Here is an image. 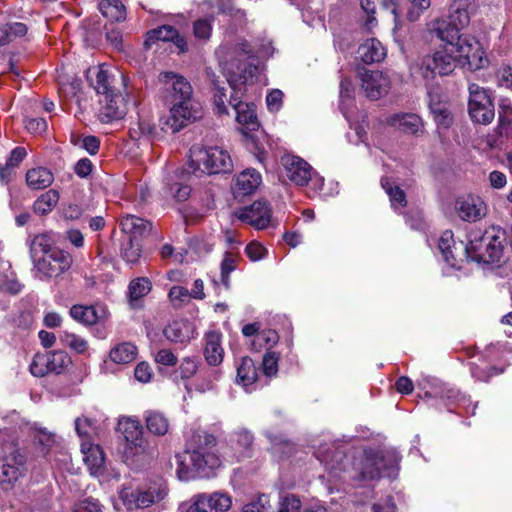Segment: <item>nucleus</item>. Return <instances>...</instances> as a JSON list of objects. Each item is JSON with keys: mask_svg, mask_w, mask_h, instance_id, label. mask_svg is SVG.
Listing matches in <instances>:
<instances>
[{"mask_svg": "<svg viewBox=\"0 0 512 512\" xmlns=\"http://www.w3.org/2000/svg\"><path fill=\"white\" fill-rule=\"evenodd\" d=\"M262 177L255 169H246L237 178L234 190L237 194L248 195L253 193L261 184Z\"/></svg>", "mask_w": 512, "mask_h": 512, "instance_id": "33", "label": "nucleus"}, {"mask_svg": "<svg viewBox=\"0 0 512 512\" xmlns=\"http://www.w3.org/2000/svg\"><path fill=\"white\" fill-rule=\"evenodd\" d=\"M216 444V438L212 434L197 430L187 440L184 454H192L193 451H198L200 454L216 452Z\"/></svg>", "mask_w": 512, "mask_h": 512, "instance_id": "30", "label": "nucleus"}, {"mask_svg": "<svg viewBox=\"0 0 512 512\" xmlns=\"http://www.w3.org/2000/svg\"><path fill=\"white\" fill-rule=\"evenodd\" d=\"M360 78L362 89L371 100L381 98L390 90V78L381 71L364 70L360 73Z\"/></svg>", "mask_w": 512, "mask_h": 512, "instance_id": "18", "label": "nucleus"}, {"mask_svg": "<svg viewBox=\"0 0 512 512\" xmlns=\"http://www.w3.org/2000/svg\"><path fill=\"white\" fill-rule=\"evenodd\" d=\"M102 15L111 21H122L126 17L125 6L119 0H102L99 3Z\"/></svg>", "mask_w": 512, "mask_h": 512, "instance_id": "44", "label": "nucleus"}, {"mask_svg": "<svg viewBox=\"0 0 512 512\" xmlns=\"http://www.w3.org/2000/svg\"><path fill=\"white\" fill-rule=\"evenodd\" d=\"M165 481L159 479L137 487H124L119 491V498L129 512L146 509L161 502L167 495Z\"/></svg>", "mask_w": 512, "mask_h": 512, "instance_id": "7", "label": "nucleus"}, {"mask_svg": "<svg viewBox=\"0 0 512 512\" xmlns=\"http://www.w3.org/2000/svg\"><path fill=\"white\" fill-rule=\"evenodd\" d=\"M26 456L14 441L0 445V484L11 488L24 474Z\"/></svg>", "mask_w": 512, "mask_h": 512, "instance_id": "8", "label": "nucleus"}, {"mask_svg": "<svg viewBox=\"0 0 512 512\" xmlns=\"http://www.w3.org/2000/svg\"><path fill=\"white\" fill-rule=\"evenodd\" d=\"M431 112L434 116V120L438 125L443 127H449L452 124V116L445 105H431Z\"/></svg>", "mask_w": 512, "mask_h": 512, "instance_id": "61", "label": "nucleus"}, {"mask_svg": "<svg viewBox=\"0 0 512 512\" xmlns=\"http://www.w3.org/2000/svg\"><path fill=\"white\" fill-rule=\"evenodd\" d=\"M245 253L251 261L256 262L264 259L268 251L261 243L252 241L246 246Z\"/></svg>", "mask_w": 512, "mask_h": 512, "instance_id": "64", "label": "nucleus"}, {"mask_svg": "<svg viewBox=\"0 0 512 512\" xmlns=\"http://www.w3.org/2000/svg\"><path fill=\"white\" fill-rule=\"evenodd\" d=\"M407 18L411 22L419 20L425 10L431 5V0H408Z\"/></svg>", "mask_w": 512, "mask_h": 512, "instance_id": "58", "label": "nucleus"}, {"mask_svg": "<svg viewBox=\"0 0 512 512\" xmlns=\"http://www.w3.org/2000/svg\"><path fill=\"white\" fill-rule=\"evenodd\" d=\"M156 135L155 125L146 119L139 120L136 127L130 129V137L134 140H153L156 138Z\"/></svg>", "mask_w": 512, "mask_h": 512, "instance_id": "47", "label": "nucleus"}, {"mask_svg": "<svg viewBox=\"0 0 512 512\" xmlns=\"http://www.w3.org/2000/svg\"><path fill=\"white\" fill-rule=\"evenodd\" d=\"M418 385L425 390L424 395L427 398L455 400L463 405L468 402V399L458 390L455 388H448L437 378L424 376Z\"/></svg>", "mask_w": 512, "mask_h": 512, "instance_id": "21", "label": "nucleus"}, {"mask_svg": "<svg viewBox=\"0 0 512 512\" xmlns=\"http://www.w3.org/2000/svg\"><path fill=\"white\" fill-rule=\"evenodd\" d=\"M271 505L269 496L261 494L245 504L241 512H270Z\"/></svg>", "mask_w": 512, "mask_h": 512, "instance_id": "57", "label": "nucleus"}, {"mask_svg": "<svg viewBox=\"0 0 512 512\" xmlns=\"http://www.w3.org/2000/svg\"><path fill=\"white\" fill-rule=\"evenodd\" d=\"M137 354L138 349L134 344L124 342L111 349L110 359L117 364H128L136 359Z\"/></svg>", "mask_w": 512, "mask_h": 512, "instance_id": "39", "label": "nucleus"}, {"mask_svg": "<svg viewBox=\"0 0 512 512\" xmlns=\"http://www.w3.org/2000/svg\"><path fill=\"white\" fill-rule=\"evenodd\" d=\"M122 231L133 237L143 236L151 229V223L135 215H126L121 219Z\"/></svg>", "mask_w": 512, "mask_h": 512, "instance_id": "37", "label": "nucleus"}, {"mask_svg": "<svg viewBox=\"0 0 512 512\" xmlns=\"http://www.w3.org/2000/svg\"><path fill=\"white\" fill-rule=\"evenodd\" d=\"M455 209L458 216L468 222L481 220L487 212L485 202L478 196L467 195L457 199Z\"/></svg>", "mask_w": 512, "mask_h": 512, "instance_id": "22", "label": "nucleus"}, {"mask_svg": "<svg viewBox=\"0 0 512 512\" xmlns=\"http://www.w3.org/2000/svg\"><path fill=\"white\" fill-rule=\"evenodd\" d=\"M117 430L122 434L126 448L132 454L136 455L145 451L147 442L143 436V427L138 419L132 417L120 418Z\"/></svg>", "mask_w": 512, "mask_h": 512, "instance_id": "16", "label": "nucleus"}, {"mask_svg": "<svg viewBox=\"0 0 512 512\" xmlns=\"http://www.w3.org/2000/svg\"><path fill=\"white\" fill-rule=\"evenodd\" d=\"M281 164L287 178L295 185L305 186L310 184L314 192L322 190L324 178L318 175L304 159L296 155L285 154L281 158Z\"/></svg>", "mask_w": 512, "mask_h": 512, "instance_id": "10", "label": "nucleus"}, {"mask_svg": "<svg viewBox=\"0 0 512 512\" xmlns=\"http://www.w3.org/2000/svg\"><path fill=\"white\" fill-rule=\"evenodd\" d=\"M83 461L93 476H101L105 470V454L103 449L89 441L81 442Z\"/></svg>", "mask_w": 512, "mask_h": 512, "instance_id": "26", "label": "nucleus"}, {"mask_svg": "<svg viewBox=\"0 0 512 512\" xmlns=\"http://www.w3.org/2000/svg\"><path fill=\"white\" fill-rule=\"evenodd\" d=\"M438 249L443 256L444 261L449 266H457V261L452 250L456 249L452 231L446 230L442 233L438 240Z\"/></svg>", "mask_w": 512, "mask_h": 512, "instance_id": "46", "label": "nucleus"}, {"mask_svg": "<svg viewBox=\"0 0 512 512\" xmlns=\"http://www.w3.org/2000/svg\"><path fill=\"white\" fill-rule=\"evenodd\" d=\"M499 131L501 135L512 138V106L501 104L499 111Z\"/></svg>", "mask_w": 512, "mask_h": 512, "instance_id": "54", "label": "nucleus"}, {"mask_svg": "<svg viewBox=\"0 0 512 512\" xmlns=\"http://www.w3.org/2000/svg\"><path fill=\"white\" fill-rule=\"evenodd\" d=\"M146 427L152 434L156 436H163L168 432L169 421L160 412L148 411L145 415Z\"/></svg>", "mask_w": 512, "mask_h": 512, "instance_id": "42", "label": "nucleus"}, {"mask_svg": "<svg viewBox=\"0 0 512 512\" xmlns=\"http://www.w3.org/2000/svg\"><path fill=\"white\" fill-rule=\"evenodd\" d=\"M236 216L242 222L262 230L270 225L271 208L264 201H255L250 206L239 209Z\"/></svg>", "mask_w": 512, "mask_h": 512, "instance_id": "17", "label": "nucleus"}, {"mask_svg": "<svg viewBox=\"0 0 512 512\" xmlns=\"http://www.w3.org/2000/svg\"><path fill=\"white\" fill-rule=\"evenodd\" d=\"M457 64L458 60L453 55V48L442 46L411 63L410 74L414 79H420L425 84H429L436 76L450 75Z\"/></svg>", "mask_w": 512, "mask_h": 512, "instance_id": "4", "label": "nucleus"}, {"mask_svg": "<svg viewBox=\"0 0 512 512\" xmlns=\"http://www.w3.org/2000/svg\"><path fill=\"white\" fill-rule=\"evenodd\" d=\"M231 444L237 451V460L241 458L250 457L251 449L254 442L253 434L245 429L239 428L231 434Z\"/></svg>", "mask_w": 512, "mask_h": 512, "instance_id": "35", "label": "nucleus"}, {"mask_svg": "<svg viewBox=\"0 0 512 512\" xmlns=\"http://www.w3.org/2000/svg\"><path fill=\"white\" fill-rule=\"evenodd\" d=\"M72 264L71 255L63 250H53L33 262L36 277L41 280L56 278L68 271Z\"/></svg>", "mask_w": 512, "mask_h": 512, "instance_id": "12", "label": "nucleus"}, {"mask_svg": "<svg viewBox=\"0 0 512 512\" xmlns=\"http://www.w3.org/2000/svg\"><path fill=\"white\" fill-rule=\"evenodd\" d=\"M168 298L174 308L183 307L191 299L189 290L183 286H172L169 290Z\"/></svg>", "mask_w": 512, "mask_h": 512, "instance_id": "55", "label": "nucleus"}, {"mask_svg": "<svg viewBox=\"0 0 512 512\" xmlns=\"http://www.w3.org/2000/svg\"><path fill=\"white\" fill-rule=\"evenodd\" d=\"M200 7L202 12H208L216 7L219 14L231 16L238 13L243 14L234 7L233 0H204Z\"/></svg>", "mask_w": 512, "mask_h": 512, "instance_id": "49", "label": "nucleus"}, {"mask_svg": "<svg viewBox=\"0 0 512 512\" xmlns=\"http://www.w3.org/2000/svg\"><path fill=\"white\" fill-rule=\"evenodd\" d=\"M317 458L325 466L331 477L341 478V472H346L344 463L346 456L334 444L320 447L317 451Z\"/></svg>", "mask_w": 512, "mask_h": 512, "instance_id": "23", "label": "nucleus"}, {"mask_svg": "<svg viewBox=\"0 0 512 512\" xmlns=\"http://www.w3.org/2000/svg\"><path fill=\"white\" fill-rule=\"evenodd\" d=\"M232 506L229 494L216 491L195 495L185 512H226Z\"/></svg>", "mask_w": 512, "mask_h": 512, "instance_id": "15", "label": "nucleus"}, {"mask_svg": "<svg viewBox=\"0 0 512 512\" xmlns=\"http://www.w3.org/2000/svg\"><path fill=\"white\" fill-rule=\"evenodd\" d=\"M381 185L389 196L391 207L395 211L401 212L407 204L404 191L399 186L393 185L388 179H382Z\"/></svg>", "mask_w": 512, "mask_h": 512, "instance_id": "45", "label": "nucleus"}, {"mask_svg": "<svg viewBox=\"0 0 512 512\" xmlns=\"http://www.w3.org/2000/svg\"><path fill=\"white\" fill-rule=\"evenodd\" d=\"M159 81L169 92V116L160 121L162 131L177 133L202 117V107L193 97L190 83L181 75L163 72Z\"/></svg>", "mask_w": 512, "mask_h": 512, "instance_id": "2", "label": "nucleus"}, {"mask_svg": "<svg viewBox=\"0 0 512 512\" xmlns=\"http://www.w3.org/2000/svg\"><path fill=\"white\" fill-rule=\"evenodd\" d=\"M53 250H60L59 248L53 247V240L48 233H42L35 235L29 243V253L32 263L37 259H41Z\"/></svg>", "mask_w": 512, "mask_h": 512, "instance_id": "36", "label": "nucleus"}, {"mask_svg": "<svg viewBox=\"0 0 512 512\" xmlns=\"http://www.w3.org/2000/svg\"><path fill=\"white\" fill-rule=\"evenodd\" d=\"M27 31V26L21 22H13L0 26V48L9 44L16 38L26 35ZM1 59H4V55L0 53V60Z\"/></svg>", "mask_w": 512, "mask_h": 512, "instance_id": "40", "label": "nucleus"}, {"mask_svg": "<svg viewBox=\"0 0 512 512\" xmlns=\"http://www.w3.org/2000/svg\"><path fill=\"white\" fill-rule=\"evenodd\" d=\"M26 181L29 187L40 190L49 187L54 181V176L49 169L38 167L28 170Z\"/></svg>", "mask_w": 512, "mask_h": 512, "instance_id": "38", "label": "nucleus"}, {"mask_svg": "<svg viewBox=\"0 0 512 512\" xmlns=\"http://www.w3.org/2000/svg\"><path fill=\"white\" fill-rule=\"evenodd\" d=\"M280 356L276 352L273 351H266L263 355L262 360V371L264 376L267 378H271L273 376H276L278 372V362H279Z\"/></svg>", "mask_w": 512, "mask_h": 512, "instance_id": "56", "label": "nucleus"}, {"mask_svg": "<svg viewBox=\"0 0 512 512\" xmlns=\"http://www.w3.org/2000/svg\"><path fill=\"white\" fill-rule=\"evenodd\" d=\"M236 382L247 392L254 391L257 388L258 383L261 382L256 365L251 358H242L241 363L237 368Z\"/></svg>", "mask_w": 512, "mask_h": 512, "instance_id": "27", "label": "nucleus"}, {"mask_svg": "<svg viewBox=\"0 0 512 512\" xmlns=\"http://www.w3.org/2000/svg\"><path fill=\"white\" fill-rule=\"evenodd\" d=\"M177 475L180 480H188L195 472L202 477H209L210 474L221 465L217 452L200 454L193 451L192 454L177 455Z\"/></svg>", "mask_w": 512, "mask_h": 512, "instance_id": "9", "label": "nucleus"}, {"mask_svg": "<svg viewBox=\"0 0 512 512\" xmlns=\"http://www.w3.org/2000/svg\"><path fill=\"white\" fill-rule=\"evenodd\" d=\"M258 70V60L254 56L249 43L246 40H240L234 47L230 60L225 63L223 72L226 82L229 84L233 93L230 99L226 98L225 82L220 85L219 77L211 69H206V75L213 86L214 104L218 113H226V102L235 110L236 120L242 125V133L248 135V131H254L259 123L255 113L254 105L241 101L242 88L255 76Z\"/></svg>", "mask_w": 512, "mask_h": 512, "instance_id": "1", "label": "nucleus"}, {"mask_svg": "<svg viewBox=\"0 0 512 512\" xmlns=\"http://www.w3.org/2000/svg\"><path fill=\"white\" fill-rule=\"evenodd\" d=\"M357 57L365 64H372L382 61L386 57V50L380 41L371 38L358 47Z\"/></svg>", "mask_w": 512, "mask_h": 512, "instance_id": "32", "label": "nucleus"}, {"mask_svg": "<svg viewBox=\"0 0 512 512\" xmlns=\"http://www.w3.org/2000/svg\"><path fill=\"white\" fill-rule=\"evenodd\" d=\"M400 470V456L394 449H365L357 458L348 478L359 482L372 481L381 477L396 478Z\"/></svg>", "mask_w": 512, "mask_h": 512, "instance_id": "3", "label": "nucleus"}, {"mask_svg": "<svg viewBox=\"0 0 512 512\" xmlns=\"http://www.w3.org/2000/svg\"><path fill=\"white\" fill-rule=\"evenodd\" d=\"M301 508L300 499L293 494L280 497L278 512H299Z\"/></svg>", "mask_w": 512, "mask_h": 512, "instance_id": "63", "label": "nucleus"}, {"mask_svg": "<svg viewBox=\"0 0 512 512\" xmlns=\"http://www.w3.org/2000/svg\"><path fill=\"white\" fill-rule=\"evenodd\" d=\"M204 357L209 365L218 366L224 358L222 347V334L218 331H209L204 337Z\"/></svg>", "mask_w": 512, "mask_h": 512, "instance_id": "28", "label": "nucleus"}, {"mask_svg": "<svg viewBox=\"0 0 512 512\" xmlns=\"http://www.w3.org/2000/svg\"><path fill=\"white\" fill-rule=\"evenodd\" d=\"M500 228L492 227L482 232L474 230L469 233L468 244L464 251L468 258L478 263L498 262L502 256V237Z\"/></svg>", "mask_w": 512, "mask_h": 512, "instance_id": "5", "label": "nucleus"}, {"mask_svg": "<svg viewBox=\"0 0 512 512\" xmlns=\"http://www.w3.org/2000/svg\"><path fill=\"white\" fill-rule=\"evenodd\" d=\"M279 341V335L275 330L266 329L257 333L256 337L252 341L251 345L255 350L270 349L275 346Z\"/></svg>", "mask_w": 512, "mask_h": 512, "instance_id": "48", "label": "nucleus"}, {"mask_svg": "<svg viewBox=\"0 0 512 512\" xmlns=\"http://www.w3.org/2000/svg\"><path fill=\"white\" fill-rule=\"evenodd\" d=\"M60 341L64 346L69 347L78 354H84L88 350L86 339L69 331L61 332Z\"/></svg>", "mask_w": 512, "mask_h": 512, "instance_id": "50", "label": "nucleus"}, {"mask_svg": "<svg viewBox=\"0 0 512 512\" xmlns=\"http://www.w3.org/2000/svg\"><path fill=\"white\" fill-rule=\"evenodd\" d=\"M213 17L198 19L194 22L193 31L198 39L207 40L211 36Z\"/></svg>", "mask_w": 512, "mask_h": 512, "instance_id": "59", "label": "nucleus"}, {"mask_svg": "<svg viewBox=\"0 0 512 512\" xmlns=\"http://www.w3.org/2000/svg\"><path fill=\"white\" fill-rule=\"evenodd\" d=\"M198 370V363L194 357H184L177 369L181 379H190Z\"/></svg>", "mask_w": 512, "mask_h": 512, "instance_id": "62", "label": "nucleus"}, {"mask_svg": "<svg viewBox=\"0 0 512 512\" xmlns=\"http://www.w3.org/2000/svg\"><path fill=\"white\" fill-rule=\"evenodd\" d=\"M75 430L82 441H89L97 434L95 423L87 417H78L75 420Z\"/></svg>", "mask_w": 512, "mask_h": 512, "instance_id": "51", "label": "nucleus"}, {"mask_svg": "<svg viewBox=\"0 0 512 512\" xmlns=\"http://www.w3.org/2000/svg\"><path fill=\"white\" fill-rule=\"evenodd\" d=\"M427 30L449 48H453L454 44L461 37L459 34L461 29L450 19H434L427 24Z\"/></svg>", "mask_w": 512, "mask_h": 512, "instance_id": "25", "label": "nucleus"}, {"mask_svg": "<svg viewBox=\"0 0 512 512\" xmlns=\"http://www.w3.org/2000/svg\"><path fill=\"white\" fill-rule=\"evenodd\" d=\"M80 91V82L77 79L71 81H59L58 93L61 98L67 100L77 98L78 92Z\"/></svg>", "mask_w": 512, "mask_h": 512, "instance_id": "60", "label": "nucleus"}, {"mask_svg": "<svg viewBox=\"0 0 512 512\" xmlns=\"http://www.w3.org/2000/svg\"><path fill=\"white\" fill-rule=\"evenodd\" d=\"M70 316L84 325H93L98 322L100 315L95 306L73 305L70 308Z\"/></svg>", "mask_w": 512, "mask_h": 512, "instance_id": "41", "label": "nucleus"}, {"mask_svg": "<svg viewBox=\"0 0 512 512\" xmlns=\"http://www.w3.org/2000/svg\"><path fill=\"white\" fill-rule=\"evenodd\" d=\"M70 364L71 358L65 351L37 353L30 364V372L35 377H44L50 373L61 374Z\"/></svg>", "mask_w": 512, "mask_h": 512, "instance_id": "11", "label": "nucleus"}, {"mask_svg": "<svg viewBox=\"0 0 512 512\" xmlns=\"http://www.w3.org/2000/svg\"><path fill=\"white\" fill-rule=\"evenodd\" d=\"M128 289L130 300L137 301L150 292L151 282L148 278H137L130 282Z\"/></svg>", "mask_w": 512, "mask_h": 512, "instance_id": "53", "label": "nucleus"}, {"mask_svg": "<svg viewBox=\"0 0 512 512\" xmlns=\"http://www.w3.org/2000/svg\"><path fill=\"white\" fill-rule=\"evenodd\" d=\"M119 74L114 68L102 64L87 71V79L98 95L116 92L115 76Z\"/></svg>", "mask_w": 512, "mask_h": 512, "instance_id": "19", "label": "nucleus"}, {"mask_svg": "<svg viewBox=\"0 0 512 512\" xmlns=\"http://www.w3.org/2000/svg\"><path fill=\"white\" fill-rule=\"evenodd\" d=\"M163 334L171 343L186 345L195 338V327L187 319H175L165 326Z\"/></svg>", "mask_w": 512, "mask_h": 512, "instance_id": "24", "label": "nucleus"}, {"mask_svg": "<svg viewBox=\"0 0 512 512\" xmlns=\"http://www.w3.org/2000/svg\"><path fill=\"white\" fill-rule=\"evenodd\" d=\"M237 267V257L226 252L221 262L220 282L226 290L230 288V273L233 272Z\"/></svg>", "mask_w": 512, "mask_h": 512, "instance_id": "52", "label": "nucleus"}, {"mask_svg": "<svg viewBox=\"0 0 512 512\" xmlns=\"http://www.w3.org/2000/svg\"><path fill=\"white\" fill-rule=\"evenodd\" d=\"M155 40H161L164 42L171 41L184 52L187 49V43L183 37H181L178 31L169 25H164L153 29L147 33L145 44L151 45Z\"/></svg>", "mask_w": 512, "mask_h": 512, "instance_id": "31", "label": "nucleus"}, {"mask_svg": "<svg viewBox=\"0 0 512 512\" xmlns=\"http://www.w3.org/2000/svg\"><path fill=\"white\" fill-rule=\"evenodd\" d=\"M59 201V193L55 189H50L41 194L33 204V210L36 214L45 215L50 213Z\"/></svg>", "mask_w": 512, "mask_h": 512, "instance_id": "43", "label": "nucleus"}, {"mask_svg": "<svg viewBox=\"0 0 512 512\" xmlns=\"http://www.w3.org/2000/svg\"><path fill=\"white\" fill-rule=\"evenodd\" d=\"M388 124L405 133L418 135L423 132L422 119L414 113H399L391 116L388 119Z\"/></svg>", "mask_w": 512, "mask_h": 512, "instance_id": "29", "label": "nucleus"}, {"mask_svg": "<svg viewBox=\"0 0 512 512\" xmlns=\"http://www.w3.org/2000/svg\"><path fill=\"white\" fill-rule=\"evenodd\" d=\"M454 51L458 53V64L467 66L470 70L481 69L487 63L480 42L471 35H461L454 44Z\"/></svg>", "mask_w": 512, "mask_h": 512, "instance_id": "13", "label": "nucleus"}, {"mask_svg": "<svg viewBox=\"0 0 512 512\" xmlns=\"http://www.w3.org/2000/svg\"><path fill=\"white\" fill-rule=\"evenodd\" d=\"M232 167L230 154L221 147L195 145L190 149L189 168L196 177L228 173Z\"/></svg>", "mask_w": 512, "mask_h": 512, "instance_id": "6", "label": "nucleus"}, {"mask_svg": "<svg viewBox=\"0 0 512 512\" xmlns=\"http://www.w3.org/2000/svg\"><path fill=\"white\" fill-rule=\"evenodd\" d=\"M471 13L472 2L470 0H453L449 6V19L460 29L469 25Z\"/></svg>", "mask_w": 512, "mask_h": 512, "instance_id": "34", "label": "nucleus"}, {"mask_svg": "<svg viewBox=\"0 0 512 512\" xmlns=\"http://www.w3.org/2000/svg\"><path fill=\"white\" fill-rule=\"evenodd\" d=\"M468 112L476 123L489 124L494 119L493 101L488 92L478 84L469 86Z\"/></svg>", "mask_w": 512, "mask_h": 512, "instance_id": "14", "label": "nucleus"}, {"mask_svg": "<svg viewBox=\"0 0 512 512\" xmlns=\"http://www.w3.org/2000/svg\"><path fill=\"white\" fill-rule=\"evenodd\" d=\"M99 100V120L102 123H110L122 119L127 111L124 97L117 92L102 94Z\"/></svg>", "mask_w": 512, "mask_h": 512, "instance_id": "20", "label": "nucleus"}]
</instances>
